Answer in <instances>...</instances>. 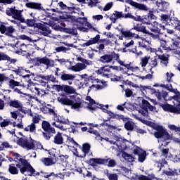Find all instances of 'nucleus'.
Masks as SVG:
<instances>
[{
    "mask_svg": "<svg viewBox=\"0 0 180 180\" xmlns=\"http://www.w3.org/2000/svg\"><path fill=\"white\" fill-rule=\"evenodd\" d=\"M70 98H68L65 95H60L58 97V101L62 105H70L72 109L79 110L82 108H86L91 111L96 110L98 108L102 110L105 113H107L110 116V119L123 120V115H118L114 113L112 111L108 110V105L99 104L96 103L95 100L90 96H86L85 100L88 102H82L79 97L76 95L71 96Z\"/></svg>",
    "mask_w": 180,
    "mask_h": 180,
    "instance_id": "obj_1",
    "label": "nucleus"
},
{
    "mask_svg": "<svg viewBox=\"0 0 180 180\" xmlns=\"http://www.w3.org/2000/svg\"><path fill=\"white\" fill-rule=\"evenodd\" d=\"M13 157L20 162L16 165V167L20 169V172L25 176H39V172L33 168L29 160L22 158L18 153H13Z\"/></svg>",
    "mask_w": 180,
    "mask_h": 180,
    "instance_id": "obj_2",
    "label": "nucleus"
},
{
    "mask_svg": "<svg viewBox=\"0 0 180 180\" xmlns=\"http://www.w3.org/2000/svg\"><path fill=\"white\" fill-rule=\"evenodd\" d=\"M113 60H116L117 63H118L121 66H124L129 71H132L133 72H137L140 71V68L138 66H132L131 63L125 64L124 62L120 59L119 54L115 53L105 54L101 56L99 59V61L103 63H112Z\"/></svg>",
    "mask_w": 180,
    "mask_h": 180,
    "instance_id": "obj_3",
    "label": "nucleus"
},
{
    "mask_svg": "<svg viewBox=\"0 0 180 180\" xmlns=\"http://www.w3.org/2000/svg\"><path fill=\"white\" fill-rule=\"evenodd\" d=\"M103 139L110 143V145L115 146L113 148H115L116 151L119 153L124 152L125 150L130 148L131 145V143L129 141L124 140L122 138L114 134L107 138H101V141Z\"/></svg>",
    "mask_w": 180,
    "mask_h": 180,
    "instance_id": "obj_4",
    "label": "nucleus"
},
{
    "mask_svg": "<svg viewBox=\"0 0 180 180\" xmlns=\"http://www.w3.org/2000/svg\"><path fill=\"white\" fill-rule=\"evenodd\" d=\"M49 112L52 116L53 120L54 121L51 123L52 126L60 131H65L68 129L66 125L71 124V122L68 118L58 115L57 110H56L54 108H49Z\"/></svg>",
    "mask_w": 180,
    "mask_h": 180,
    "instance_id": "obj_5",
    "label": "nucleus"
},
{
    "mask_svg": "<svg viewBox=\"0 0 180 180\" xmlns=\"http://www.w3.org/2000/svg\"><path fill=\"white\" fill-rule=\"evenodd\" d=\"M147 34H149L153 39H158L160 43V46L165 50H175L179 46V39L174 40L169 38V40L166 41L160 38L159 35H155L150 32Z\"/></svg>",
    "mask_w": 180,
    "mask_h": 180,
    "instance_id": "obj_6",
    "label": "nucleus"
},
{
    "mask_svg": "<svg viewBox=\"0 0 180 180\" xmlns=\"http://www.w3.org/2000/svg\"><path fill=\"white\" fill-rule=\"evenodd\" d=\"M6 14H7L8 16L12 17L14 19L10 20V22L13 25H19L17 20L20 21L22 23H24L25 22V20L22 14V11L15 9V7L8 8L7 10H6Z\"/></svg>",
    "mask_w": 180,
    "mask_h": 180,
    "instance_id": "obj_7",
    "label": "nucleus"
},
{
    "mask_svg": "<svg viewBox=\"0 0 180 180\" xmlns=\"http://www.w3.org/2000/svg\"><path fill=\"white\" fill-rule=\"evenodd\" d=\"M34 45L32 44H25L21 43L20 41H18L17 43L13 45V52L20 54L22 52L25 53H32V49H34Z\"/></svg>",
    "mask_w": 180,
    "mask_h": 180,
    "instance_id": "obj_8",
    "label": "nucleus"
},
{
    "mask_svg": "<svg viewBox=\"0 0 180 180\" xmlns=\"http://www.w3.org/2000/svg\"><path fill=\"white\" fill-rule=\"evenodd\" d=\"M135 39H137L138 44L139 45V47H142L145 49L146 51H150V53H155L158 50L150 48V46L151 45V41L148 40L147 38L140 37L139 35H136Z\"/></svg>",
    "mask_w": 180,
    "mask_h": 180,
    "instance_id": "obj_9",
    "label": "nucleus"
},
{
    "mask_svg": "<svg viewBox=\"0 0 180 180\" xmlns=\"http://www.w3.org/2000/svg\"><path fill=\"white\" fill-rule=\"evenodd\" d=\"M34 63V65L38 67L45 65L46 69L54 65V61L53 60L49 59V58L46 57L35 58Z\"/></svg>",
    "mask_w": 180,
    "mask_h": 180,
    "instance_id": "obj_10",
    "label": "nucleus"
},
{
    "mask_svg": "<svg viewBox=\"0 0 180 180\" xmlns=\"http://www.w3.org/2000/svg\"><path fill=\"white\" fill-rule=\"evenodd\" d=\"M27 89L39 96H42L46 94V91L44 89H40L39 85L34 84L33 82L27 84Z\"/></svg>",
    "mask_w": 180,
    "mask_h": 180,
    "instance_id": "obj_11",
    "label": "nucleus"
},
{
    "mask_svg": "<svg viewBox=\"0 0 180 180\" xmlns=\"http://www.w3.org/2000/svg\"><path fill=\"white\" fill-rule=\"evenodd\" d=\"M34 141L32 139L27 140L26 139L20 138L18 141V145L27 150H32L34 148Z\"/></svg>",
    "mask_w": 180,
    "mask_h": 180,
    "instance_id": "obj_12",
    "label": "nucleus"
},
{
    "mask_svg": "<svg viewBox=\"0 0 180 180\" xmlns=\"http://www.w3.org/2000/svg\"><path fill=\"white\" fill-rule=\"evenodd\" d=\"M36 27L38 28V31L42 35L45 37H53V35H50L51 34V30L49 28L45 23H37L36 24Z\"/></svg>",
    "mask_w": 180,
    "mask_h": 180,
    "instance_id": "obj_13",
    "label": "nucleus"
},
{
    "mask_svg": "<svg viewBox=\"0 0 180 180\" xmlns=\"http://www.w3.org/2000/svg\"><path fill=\"white\" fill-rule=\"evenodd\" d=\"M89 61L84 60L83 63H77L75 65L69 68V70L74 72H80L86 69L87 66L89 65Z\"/></svg>",
    "mask_w": 180,
    "mask_h": 180,
    "instance_id": "obj_14",
    "label": "nucleus"
},
{
    "mask_svg": "<svg viewBox=\"0 0 180 180\" xmlns=\"http://www.w3.org/2000/svg\"><path fill=\"white\" fill-rule=\"evenodd\" d=\"M133 153L135 155H138V161L139 162H144L146 159V151L143 150L139 146H135V148L133 150Z\"/></svg>",
    "mask_w": 180,
    "mask_h": 180,
    "instance_id": "obj_15",
    "label": "nucleus"
},
{
    "mask_svg": "<svg viewBox=\"0 0 180 180\" xmlns=\"http://www.w3.org/2000/svg\"><path fill=\"white\" fill-rule=\"evenodd\" d=\"M148 27L151 32H153L154 33H160L161 30H165V27L156 21L153 22L152 24L150 23Z\"/></svg>",
    "mask_w": 180,
    "mask_h": 180,
    "instance_id": "obj_16",
    "label": "nucleus"
},
{
    "mask_svg": "<svg viewBox=\"0 0 180 180\" xmlns=\"http://www.w3.org/2000/svg\"><path fill=\"white\" fill-rule=\"evenodd\" d=\"M80 78L84 79V84H86L88 82H92V83H101L103 84V81H100L98 79H96L93 76L88 77V74L84 73L83 75H80Z\"/></svg>",
    "mask_w": 180,
    "mask_h": 180,
    "instance_id": "obj_17",
    "label": "nucleus"
},
{
    "mask_svg": "<svg viewBox=\"0 0 180 180\" xmlns=\"http://www.w3.org/2000/svg\"><path fill=\"white\" fill-rule=\"evenodd\" d=\"M120 172L124 176H127L128 179L133 180L137 177V174L131 172V169H127L125 167H122L120 169Z\"/></svg>",
    "mask_w": 180,
    "mask_h": 180,
    "instance_id": "obj_18",
    "label": "nucleus"
},
{
    "mask_svg": "<svg viewBox=\"0 0 180 180\" xmlns=\"http://www.w3.org/2000/svg\"><path fill=\"white\" fill-rule=\"evenodd\" d=\"M154 53H156V55L158 56L159 59L161 60L160 61L161 66L163 68L167 67L168 58L166 57L165 55H160V53H163V51H162V49H158V50L155 51Z\"/></svg>",
    "mask_w": 180,
    "mask_h": 180,
    "instance_id": "obj_19",
    "label": "nucleus"
},
{
    "mask_svg": "<svg viewBox=\"0 0 180 180\" xmlns=\"http://www.w3.org/2000/svg\"><path fill=\"white\" fill-rule=\"evenodd\" d=\"M149 18L155 19L156 17L153 14L150 13L149 15H145L143 17L137 16L136 21L141 22L143 25H148V26L150 25V21Z\"/></svg>",
    "mask_w": 180,
    "mask_h": 180,
    "instance_id": "obj_20",
    "label": "nucleus"
},
{
    "mask_svg": "<svg viewBox=\"0 0 180 180\" xmlns=\"http://www.w3.org/2000/svg\"><path fill=\"white\" fill-rule=\"evenodd\" d=\"M95 82H88L84 84V86L87 87V92L96 91L101 89V86L99 84H94Z\"/></svg>",
    "mask_w": 180,
    "mask_h": 180,
    "instance_id": "obj_21",
    "label": "nucleus"
},
{
    "mask_svg": "<svg viewBox=\"0 0 180 180\" xmlns=\"http://www.w3.org/2000/svg\"><path fill=\"white\" fill-rule=\"evenodd\" d=\"M170 139H172V136L165 130V133L163 134L162 137L160 139H158V142L162 146L166 147L168 143H169V142H167V141Z\"/></svg>",
    "mask_w": 180,
    "mask_h": 180,
    "instance_id": "obj_22",
    "label": "nucleus"
},
{
    "mask_svg": "<svg viewBox=\"0 0 180 180\" xmlns=\"http://www.w3.org/2000/svg\"><path fill=\"white\" fill-rule=\"evenodd\" d=\"M41 127L44 131L56 134L55 128L53 127H51V124L48 121L44 120L42 122Z\"/></svg>",
    "mask_w": 180,
    "mask_h": 180,
    "instance_id": "obj_23",
    "label": "nucleus"
},
{
    "mask_svg": "<svg viewBox=\"0 0 180 180\" xmlns=\"http://www.w3.org/2000/svg\"><path fill=\"white\" fill-rule=\"evenodd\" d=\"M41 162H42L45 166H53L54 164L56 163L57 160L54 159L53 158H42L40 160Z\"/></svg>",
    "mask_w": 180,
    "mask_h": 180,
    "instance_id": "obj_24",
    "label": "nucleus"
},
{
    "mask_svg": "<svg viewBox=\"0 0 180 180\" xmlns=\"http://www.w3.org/2000/svg\"><path fill=\"white\" fill-rule=\"evenodd\" d=\"M100 40V35L97 34L94 37L91 38V39L88 40L86 43L82 44V47H88L93 44H96Z\"/></svg>",
    "mask_w": 180,
    "mask_h": 180,
    "instance_id": "obj_25",
    "label": "nucleus"
},
{
    "mask_svg": "<svg viewBox=\"0 0 180 180\" xmlns=\"http://www.w3.org/2000/svg\"><path fill=\"white\" fill-rule=\"evenodd\" d=\"M156 129L158 131L154 133L155 137L159 139H162L163 135L166 131V129L162 126L157 127Z\"/></svg>",
    "mask_w": 180,
    "mask_h": 180,
    "instance_id": "obj_26",
    "label": "nucleus"
},
{
    "mask_svg": "<svg viewBox=\"0 0 180 180\" xmlns=\"http://www.w3.org/2000/svg\"><path fill=\"white\" fill-rule=\"evenodd\" d=\"M124 18V15L122 12L114 11L110 17V20L112 23H115L116 20L119 18Z\"/></svg>",
    "mask_w": 180,
    "mask_h": 180,
    "instance_id": "obj_27",
    "label": "nucleus"
},
{
    "mask_svg": "<svg viewBox=\"0 0 180 180\" xmlns=\"http://www.w3.org/2000/svg\"><path fill=\"white\" fill-rule=\"evenodd\" d=\"M110 71V66L109 67L108 66H103V67L100 68L99 70H96V73L97 75H101L103 77H107L108 76L107 72H109Z\"/></svg>",
    "mask_w": 180,
    "mask_h": 180,
    "instance_id": "obj_28",
    "label": "nucleus"
},
{
    "mask_svg": "<svg viewBox=\"0 0 180 180\" xmlns=\"http://www.w3.org/2000/svg\"><path fill=\"white\" fill-rule=\"evenodd\" d=\"M120 33L122 36L124 37L125 39H129L131 38H136V35L138 34H135L134 33L131 32L130 30H121Z\"/></svg>",
    "mask_w": 180,
    "mask_h": 180,
    "instance_id": "obj_29",
    "label": "nucleus"
},
{
    "mask_svg": "<svg viewBox=\"0 0 180 180\" xmlns=\"http://www.w3.org/2000/svg\"><path fill=\"white\" fill-rule=\"evenodd\" d=\"M63 137L62 133L58 132L56 135L54 136L53 143L57 145H63Z\"/></svg>",
    "mask_w": 180,
    "mask_h": 180,
    "instance_id": "obj_30",
    "label": "nucleus"
},
{
    "mask_svg": "<svg viewBox=\"0 0 180 180\" xmlns=\"http://www.w3.org/2000/svg\"><path fill=\"white\" fill-rule=\"evenodd\" d=\"M133 30H136V32H141V33L150 34L149 31L146 30V27L141 24H137L134 27Z\"/></svg>",
    "mask_w": 180,
    "mask_h": 180,
    "instance_id": "obj_31",
    "label": "nucleus"
},
{
    "mask_svg": "<svg viewBox=\"0 0 180 180\" xmlns=\"http://www.w3.org/2000/svg\"><path fill=\"white\" fill-rule=\"evenodd\" d=\"M9 106L15 109H21L22 108V104L18 100H12L9 102Z\"/></svg>",
    "mask_w": 180,
    "mask_h": 180,
    "instance_id": "obj_32",
    "label": "nucleus"
},
{
    "mask_svg": "<svg viewBox=\"0 0 180 180\" xmlns=\"http://www.w3.org/2000/svg\"><path fill=\"white\" fill-rule=\"evenodd\" d=\"M158 7V10L160 11H165L167 8V4L162 1V0L155 1Z\"/></svg>",
    "mask_w": 180,
    "mask_h": 180,
    "instance_id": "obj_33",
    "label": "nucleus"
},
{
    "mask_svg": "<svg viewBox=\"0 0 180 180\" xmlns=\"http://www.w3.org/2000/svg\"><path fill=\"white\" fill-rule=\"evenodd\" d=\"M26 7L31 9L40 10L41 9V4L39 3L30 2L26 4Z\"/></svg>",
    "mask_w": 180,
    "mask_h": 180,
    "instance_id": "obj_34",
    "label": "nucleus"
},
{
    "mask_svg": "<svg viewBox=\"0 0 180 180\" xmlns=\"http://www.w3.org/2000/svg\"><path fill=\"white\" fill-rule=\"evenodd\" d=\"M75 78V76L72 74L63 73L61 75L60 79L63 81H73Z\"/></svg>",
    "mask_w": 180,
    "mask_h": 180,
    "instance_id": "obj_35",
    "label": "nucleus"
},
{
    "mask_svg": "<svg viewBox=\"0 0 180 180\" xmlns=\"http://www.w3.org/2000/svg\"><path fill=\"white\" fill-rule=\"evenodd\" d=\"M161 86L165 87L169 92L176 94V95H180V92L177 89H173L172 84H162Z\"/></svg>",
    "mask_w": 180,
    "mask_h": 180,
    "instance_id": "obj_36",
    "label": "nucleus"
},
{
    "mask_svg": "<svg viewBox=\"0 0 180 180\" xmlns=\"http://www.w3.org/2000/svg\"><path fill=\"white\" fill-rule=\"evenodd\" d=\"M62 91L66 94H70L76 93L75 89L68 85L62 86Z\"/></svg>",
    "mask_w": 180,
    "mask_h": 180,
    "instance_id": "obj_37",
    "label": "nucleus"
},
{
    "mask_svg": "<svg viewBox=\"0 0 180 180\" xmlns=\"http://www.w3.org/2000/svg\"><path fill=\"white\" fill-rule=\"evenodd\" d=\"M91 149V146L89 143H84L83 144V147H82V151L84 153V156L79 155H77V157L79 158H84L85 157V155L88 154L90 151Z\"/></svg>",
    "mask_w": 180,
    "mask_h": 180,
    "instance_id": "obj_38",
    "label": "nucleus"
},
{
    "mask_svg": "<svg viewBox=\"0 0 180 180\" xmlns=\"http://www.w3.org/2000/svg\"><path fill=\"white\" fill-rule=\"evenodd\" d=\"M87 19L85 18H79L77 19V22L82 25V26H79V25H77V28L79 30V31H82L84 32L85 31V28L83 27V25L86 22Z\"/></svg>",
    "mask_w": 180,
    "mask_h": 180,
    "instance_id": "obj_39",
    "label": "nucleus"
},
{
    "mask_svg": "<svg viewBox=\"0 0 180 180\" xmlns=\"http://www.w3.org/2000/svg\"><path fill=\"white\" fill-rule=\"evenodd\" d=\"M24 131H30V133H36L37 126L34 123H31L30 125L24 128Z\"/></svg>",
    "mask_w": 180,
    "mask_h": 180,
    "instance_id": "obj_40",
    "label": "nucleus"
},
{
    "mask_svg": "<svg viewBox=\"0 0 180 180\" xmlns=\"http://www.w3.org/2000/svg\"><path fill=\"white\" fill-rule=\"evenodd\" d=\"M122 157L128 162H134L135 160V158L131 155L127 153H122Z\"/></svg>",
    "mask_w": 180,
    "mask_h": 180,
    "instance_id": "obj_41",
    "label": "nucleus"
},
{
    "mask_svg": "<svg viewBox=\"0 0 180 180\" xmlns=\"http://www.w3.org/2000/svg\"><path fill=\"white\" fill-rule=\"evenodd\" d=\"M1 60H7V61H10L11 63H15L16 60L15 59H12L11 60V58L5 54L4 53L0 52V62Z\"/></svg>",
    "mask_w": 180,
    "mask_h": 180,
    "instance_id": "obj_42",
    "label": "nucleus"
},
{
    "mask_svg": "<svg viewBox=\"0 0 180 180\" xmlns=\"http://www.w3.org/2000/svg\"><path fill=\"white\" fill-rule=\"evenodd\" d=\"M41 78L42 79H44L45 81H50V82H52L53 83L57 82L56 78L53 75H46V76L41 75Z\"/></svg>",
    "mask_w": 180,
    "mask_h": 180,
    "instance_id": "obj_43",
    "label": "nucleus"
},
{
    "mask_svg": "<svg viewBox=\"0 0 180 180\" xmlns=\"http://www.w3.org/2000/svg\"><path fill=\"white\" fill-rule=\"evenodd\" d=\"M163 174H166L169 176H174L178 175V173L176 172V169H172L169 168L168 170H163Z\"/></svg>",
    "mask_w": 180,
    "mask_h": 180,
    "instance_id": "obj_44",
    "label": "nucleus"
},
{
    "mask_svg": "<svg viewBox=\"0 0 180 180\" xmlns=\"http://www.w3.org/2000/svg\"><path fill=\"white\" fill-rule=\"evenodd\" d=\"M91 162L94 165H104L107 163L108 160L106 159H102V158H92Z\"/></svg>",
    "mask_w": 180,
    "mask_h": 180,
    "instance_id": "obj_45",
    "label": "nucleus"
},
{
    "mask_svg": "<svg viewBox=\"0 0 180 180\" xmlns=\"http://www.w3.org/2000/svg\"><path fill=\"white\" fill-rule=\"evenodd\" d=\"M8 172L12 175H17V174H18V169H17V167L13 164L9 165Z\"/></svg>",
    "mask_w": 180,
    "mask_h": 180,
    "instance_id": "obj_46",
    "label": "nucleus"
},
{
    "mask_svg": "<svg viewBox=\"0 0 180 180\" xmlns=\"http://www.w3.org/2000/svg\"><path fill=\"white\" fill-rule=\"evenodd\" d=\"M11 120L9 119H5L2 118V117H0V127L1 128L6 127L11 124Z\"/></svg>",
    "mask_w": 180,
    "mask_h": 180,
    "instance_id": "obj_47",
    "label": "nucleus"
},
{
    "mask_svg": "<svg viewBox=\"0 0 180 180\" xmlns=\"http://www.w3.org/2000/svg\"><path fill=\"white\" fill-rule=\"evenodd\" d=\"M57 174H55L54 172L51 173H44V177L45 179H49V180H56Z\"/></svg>",
    "mask_w": 180,
    "mask_h": 180,
    "instance_id": "obj_48",
    "label": "nucleus"
},
{
    "mask_svg": "<svg viewBox=\"0 0 180 180\" xmlns=\"http://www.w3.org/2000/svg\"><path fill=\"white\" fill-rule=\"evenodd\" d=\"M15 32V29L12 26L7 27L6 30L5 35L12 37L13 34Z\"/></svg>",
    "mask_w": 180,
    "mask_h": 180,
    "instance_id": "obj_49",
    "label": "nucleus"
},
{
    "mask_svg": "<svg viewBox=\"0 0 180 180\" xmlns=\"http://www.w3.org/2000/svg\"><path fill=\"white\" fill-rule=\"evenodd\" d=\"M159 167V170H161L162 167L167 166V162L165 159L159 160V161L155 165Z\"/></svg>",
    "mask_w": 180,
    "mask_h": 180,
    "instance_id": "obj_50",
    "label": "nucleus"
},
{
    "mask_svg": "<svg viewBox=\"0 0 180 180\" xmlns=\"http://www.w3.org/2000/svg\"><path fill=\"white\" fill-rule=\"evenodd\" d=\"M134 127V124L131 121H128L124 124V128L127 131H133Z\"/></svg>",
    "mask_w": 180,
    "mask_h": 180,
    "instance_id": "obj_51",
    "label": "nucleus"
},
{
    "mask_svg": "<svg viewBox=\"0 0 180 180\" xmlns=\"http://www.w3.org/2000/svg\"><path fill=\"white\" fill-rule=\"evenodd\" d=\"M161 153H162V159L163 158H167V155H168V153L169 152V148H166V149H164L162 148V146H160L159 147Z\"/></svg>",
    "mask_w": 180,
    "mask_h": 180,
    "instance_id": "obj_52",
    "label": "nucleus"
},
{
    "mask_svg": "<svg viewBox=\"0 0 180 180\" xmlns=\"http://www.w3.org/2000/svg\"><path fill=\"white\" fill-rule=\"evenodd\" d=\"M30 116H32V123H34V124H37V123L40 122L41 115L38 114H35L34 115L30 114Z\"/></svg>",
    "mask_w": 180,
    "mask_h": 180,
    "instance_id": "obj_53",
    "label": "nucleus"
},
{
    "mask_svg": "<svg viewBox=\"0 0 180 180\" xmlns=\"http://www.w3.org/2000/svg\"><path fill=\"white\" fill-rule=\"evenodd\" d=\"M161 18V22L163 24H167L168 22H169L171 20L170 16L169 15H166V14H162L160 16Z\"/></svg>",
    "mask_w": 180,
    "mask_h": 180,
    "instance_id": "obj_54",
    "label": "nucleus"
},
{
    "mask_svg": "<svg viewBox=\"0 0 180 180\" xmlns=\"http://www.w3.org/2000/svg\"><path fill=\"white\" fill-rule=\"evenodd\" d=\"M162 109L165 111H169L174 113V105L170 104H165L162 105Z\"/></svg>",
    "mask_w": 180,
    "mask_h": 180,
    "instance_id": "obj_55",
    "label": "nucleus"
},
{
    "mask_svg": "<svg viewBox=\"0 0 180 180\" xmlns=\"http://www.w3.org/2000/svg\"><path fill=\"white\" fill-rule=\"evenodd\" d=\"M150 59V56H145L142 58L141 60V65L142 68L146 67L147 64L148 63V60Z\"/></svg>",
    "mask_w": 180,
    "mask_h": 180,
    "instance_id": "obj_56",
    "label": "nucleus"
},
{
    "mask_svg": "<svg viewBox=\"0 0 180 180\" xmlns=\"http://www.w3.org/2000/svg\"><path fill=\"white\" fill-rule=\"evenodd\" d=\"M13 91L17 93V94H20V97L21 98H25V97H30V95L29 94H26V93H23L20 89L16 88V89H13Z\"/></svg>",
    "mask_w": 180,
    "mask_h": 180,
    "instance_id": "obj_57",
    "label": "nucleus"
},
{
    "mask_svg": "<svg viewBox=\"0 0 180 180\" xmlns=\"http://www.w3.org/2000/svg\"><path fill=\"white\" fill-rule=\"evenodd\" d=\"M103 35L107 37V38H108V39H114L113 41L116 43L117 39H116L114 34H112V32H104Z\"/></svg>",
    "mask_w": 180,
    "mask_h": 180,
    "instance_id": "obj_58",
    "label": "nucleus"
},
{
    "mask_svg": "<svg viewBox=\"0 0 180 180\" xmlns=\"http://www.w3.org/2000/svg\"><path fill=\"white\" fill-rule=\"evenodd\" d=\"M139 113L144 116L146 119L150 120L147 108H142L141 110H139Z\"/></svg>",
    "mask_w": 180,
    "mask_h": 180,
    "instance_id": "obj_59",
    "label": "nucleus"
},
{
    "mask_svg": "<svg viewBox=\"0 0 180 180\" xmlns=\"http://www.w3.org/2000/svg\"><path fill=\"white\" fill-rule=\"evenodd\" d=\"M43 149V146L41 144L40 142H37L34 141V147L32 150H42Z\"/></svg>",
    "mask_w": 180,
    "mask_h": 180,
    "instance_id": "obj_60",
    "label": "nucleus"
},
{
    "mask_svg": "<svg viewBox=\"0 0 180 180\" xmlns=\"http://www.w3.org/2000/svg\"><path fill=\"white\" fill-rule=\"evenodd\" d=\"M105 160H107V162H108V167H115L116 166V161L115 160L108 158V159H105Z\"/></svg>",
    "mask_w": 180,
    "mask_h": 180,
    "instance_id": "obj_61",
    "label": "nucleus"
},
{
    "mask_svg": "<svg viewBox=\"0 0 180 180\" xmlns=\"http://www.w3.org/2000/svg\"><path fill=\"white\" fill-rule=\"evenodd\" d=\"M133 180H155V179L153 178H149L147 176H144V175H141V176L136 175V179H133Z\"/></svg>",
    "mask_w": 180,
    "mask_h": 180,
    "instance_id": "obj_62",
    "label": "nucleus"
},
{
    "mask_svg": "<svg viewBox=\"0 0 180 180\" xmlns=\"http://www.w3.org/2000/svg\"><path fill=\"white\" fill-rule=\"evenodd\" d=\"M8 85L11 89H14L15 86H19V82H15L13 79H11L8 82Z\"/></svg>",
    "mask_w": 180,
    "mask_h": 180,
    "instance_id": "obj_63",
    "label": "nucleus"
},
{
    "mask_svg": "<svg viewBox=\"0 0 180 180\" xmlns=\"http://www.w3.org/2000/svg\"><path fill=\"white\" fill-rule=\"evenodd\" d=\"M168 128L169 129V130L173 131H176V132L180 131V127H176L174 124H169Z\"/></svg>",
    "mask_w": 180,
    "mask_h": 180,
    "instance_id": "obj_64",
    "label": "nucleus"
}]
</instances>
